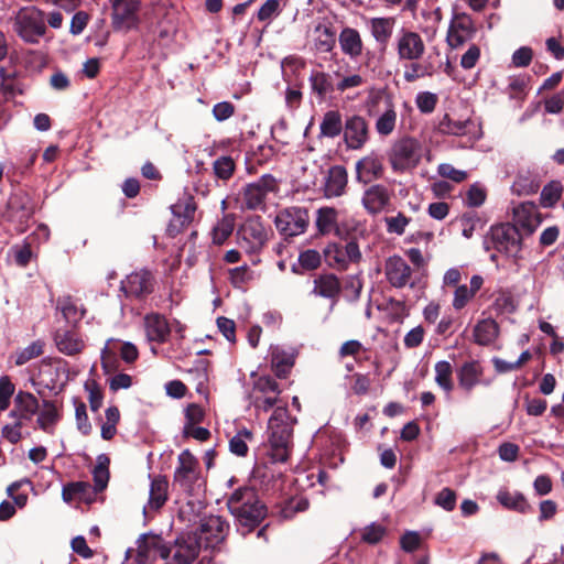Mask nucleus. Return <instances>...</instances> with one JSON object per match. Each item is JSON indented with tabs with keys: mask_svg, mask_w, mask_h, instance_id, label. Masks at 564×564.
Segmentation results:
<instances>
[{
	"mask_svg": "<svg viewBox=\"0 0 564 564\" xmlns=\"http://www.w3.org/2000/svg\"><path fill=\"white\" fill-rule=\"evenodd\" d=\"M512 216L513 226L522 228L527 234H532L542 221L536 205L531 202L514 206Z\"/></svg>",
	"mask_w": 564,
	"mask_h": 564,
	"instance_id": "dca6fc26",
	"label": "nucleus"
},
{
	"mask_svg": "<svg viewBox=\"0 0 564 564\" xmlns=\"http://www.w3.org/2000/svg\"><path fill=\"white\" fill-rule=\"evenodd\" d=\"M476 33L473 20L466 14H458L452 21L447 32V43L453 48L463 46L470 41Z\"/></svg>",
	"mask_w": 564,
	"mask_h": 564,
	"instance_id": "4468645a",
	"label": "nucleus"
},
{
	"mask_svg": "<svg viewBox=\"0 0 564 564\" xmlns=\"http://www.w3.org/2000/svg\"><path fill=\"white\" fill-rule=\"evenodd\" d=\"M276 229L284 237H295L306 231L310 216L306 208L289 207L278 213L274 219Z\"/></svg>",
	"mask_w": 564,
	"mask_h": 564,
	"instance_id": "423d86ee",
	"label": "nucleus"
},
{
	"mask_svg": "<svg viewBox=\"0 0 564 564\" xmlns=\"http://www.w3.org/2000/svg\"><path fill=\"white\" fill-rule=\"evenodd\" d=\"M238 234L239 246L249 253L260 251L268 239V231L259 216L248 218Z\"/></svg>",
	"mask_w": 564,
	"mask_h": 564,
	"instance_id": "1a4fd4ad",
	"label": "nucleus"
},
{
	"mask_svg": "<svg viewBox=\"0 0 564 564\" xmlns=\"http://www.w3.org/2000/svg\"><path fill=\"white\" fill-rule=\"evenodd\" d=\"M169 482L166 478L156 476L151 479L149 501L144 507L147 510H159L167 500Z\"/></svg>",
	"mask_w": 564,
	"mask_h": 564,
	"instance_id": "7c9ffc66",
	"label": "nucleus"
},
{
	"mask_svg": "<svg viewBox=\"0 0 564 564\" xmlns=\"http://www.w3.org/2000/svg\"><path fill=\"white\" fill-rule=\"evenodd\" d=\"M338 212L334 207H321L316 212L315 226L319 235H328L337 228Z\"/></svg>",
	"mask_w": 564,
	"mask_h": 564,
	"instance_id": "f704fd0d",
	"label": "nucleus"
},
{
	"mask_svg": "<svg viewBox=\"0 0 564 564\" xmlns=\"http://www.w3.org/2000/svg\"><path fill=\"white\" fill-rule=\"evenodd\" d=\"M85 389L88 392V402L93 412H97L104 400V394L95 380H88L85 383Z\"/></svg>",
	"mask_w": 564,
	"mask_h": 564,
	"instance_id": "4d7b16f0",
	"label": "nucleus"
},
{
	"mask_svg": "<svg viewBox=\"0 0 564 564\" xmlns=\"http://www.w3.org/2000/svg\"><path fill=\"white\" fill-rule=\"evenodd\" d=\"M235 228V216L226 214L217 221L213 228L212 236L213 242L216 245H223L232 234Z\"/></svg>",
	"mask_w": 564,
	"mask_h": 564,
	"instance_id": "a19ab883",
	"label": "nucleus"
},
{
	"mask_svg": "<svg viewBox=\"0 0 564 564\" xmlns=\"http://www.w3.org/2000/svg\"><path fill=\"white\" fill-rule=\"evenodd\" d=\"M279 184L271 174H264L256 182L247 184L242 192L243 207L250 210L263 209L267 196L276 193Z\"/></svg>",
	"mask_w": 564,
	"mask_h": 564,
	"instance_id": "39448f33",
	"label": "nucleus"
},
{
	"mask_svg": "<svg viewBox=\"0 0 564 564\" xmlns=\"http://www.w3.org/2000/svg\"><path fill=\"white\" fill-rule=\"evenodd\" d=\"M39 410V401L31 392L19 391L14 398V410L11 415L18 414L21 420H31Z\"/></svg>",
	"mask_w": 564,
	"mask_h": 564,
	"instance_id": "c85d7f7f",
	"label": "nucleus"
},
{
	"mask_svg": "<svg viewBox=\"0 0 564 564\" xmlns=\"http://www.w3.org/2000/svg\"><path fill=\"white\" fill-rule=\"evenodd\" d=\"M43 343L40 340L31 343L29 346L17 352L15 364L22 366L30 360L40 357L43 354Z\"/></svg>",
	"mask_w": 564,
	"mask_h": 564,
	"instance_id": "5fc2aeb1",
	"label": "nucleus"
},
{
	"mask_svg": "<svg viewBox=\"0 0 564 564\" xmlns=\"http://www.w3.org/2000/svg\"><path fill=\"white\" fill-rule=\"evenodd\" d=\"M435 503L446 511H452L456 506V494L449 488H443L436 495Z\"/></svg>",
	"mask_w": 564,
	"mask_h": 564,
	"instance_id": "0e129e2a",
	"label": "nucleus"
},
{
	"mask_svg": "<svg viewBox=\"0 0 564 564\" xmlns=\"http://www.w3.org/2000/svg\"><path fill=\"white\" fill-rule=\"evenodd\" d=\"M497 500L507 509L518 511L520 513H527L530 510V506L527 502L524 496L520 492H510L508 490H500L497 494Z\"/></svg>",
	"mask_w": 564,
	"mask_h": 564,
	"instance_id": "4c0bfd02",
	"label": "nucleus"
},
{
	"mask_svg": "<svg viewBox=\"0 0 564 564\" xmlns=\"http://www.w3.org/2000/svg\"><path fill=\"white\" fill-rule=\"evenodd\" d=\"M341 291L339 279L333 273L317 275L313 281L312 294L333 301L330 310L337 301Z\"/></svg>",
	"mask_w": 564,
	"mask_h": 564,
	"instance_id": "aec40b11",
	"label": "nucleus"
},
{
	"mask_svg": "<svg viewBox=\"0 0 564 564\" xmlns=\"http://www.w3.org/2000/svg\"><path fill=\"white\" fill-rule=\"evenodd\" d=\"M397 119L398 115L394 106L391 101H388L384 111L376 120L375 128L377 133L382 137L390 135L395 129Z\"/></svg>",
	"mask_w": 564,
	"mask_h": 564,
	"instance_id": "c9c22d12",
	"label": "nucleus"
},
{
	"mask_svg": "<svg viewBox=\"0 0 564 564\" xmlns=\"http://www.w3.org/2000/svg\"><path fill=\"white\" fill-rule=\"evenodd\" d=\"M236 164L230 156H220L213 163L215 175L223 181L229 180L235 172Z\"/></svg>",
	"mask_w": 564,
	"mask_h": 564,
	"instance_id": "603ef678",
	"label": "nucleus"
},
{
	"mask_svg": "<svg viewBox=\"0 0 564 564\" xmlns=\"http://www.w3.org/2000/svg\"><path fill=\"white\" fill-rule=\"evenodd\" d=\"M13 393V383L10 381L9 377H2L0 379V412L8 409Z\"/></svg>",
	"mask_w": 564,
	"mask_h": 564,
	"instance_id": "69168bd1",
	"label": "nucleus"
},
{
	"mask_svg": "<svg viewBox=\"0 0 564 564\" xmlns=\"http://www.w3.org/2000/svg\"><path fill=\"white\" fill-rule=\"evenodd\" d=\"M90 495V485L86 481L69 482L63 487L62 498L70 503L74 500L86 501Z\"/></svg>",
	"mask_w": 564,
	"mask_h": 564,
	"instance_id": "ea45409f",
	"label": "nucleus"
},
{
	"mask_svg": "<svg viewBox=\"0 0 564 564\" xmlns=\"http://www.w3.org/2000/svg\"><path fill=\"white\" fill-rule=\"evenodd\" d=\"M395 50L400 61L416 62L424 55L425 44L419 33L402 29L395 39Z\"/></svg>",
	"mask_w": 564,
	"mask_h": 564,
	"instance_id": "9d476101",
	"label": "nucleus"
},
{
	"mask_svg": "<svg viewBox=\"0 0 564 564\" xmlns=\"http://www.w3.org/2000/svg\"><path fill=\"white\" fill-rule=\"evenodd\" d=\"M492 240L498 251L516 256L520 251L521 235L511 224H502L492 230Z\"/></svg>",
	"mask_w": 564,
	"mask_h": 564,
	"instance_id": "f8f14e48",
	"label": "nucleus"
},
{
	"mask_svg": "<svg viewBox=\"0 0 564 564\" xmlns=\"http://www.w3.org/2000/svg\"><path fill=\"white\" fill-rule=\"evenodd\" d=\"M252 433L247 430L242 429L237 432L235 436H232L229 441V449L232 454L237 456H246L248 453V441H251Z\"/></svg>",
	"mask_w": 564,
	"mask_h": 564,
	"instance_id": "09e8293b",
	"label": "nucleus"
},
{
	"mask_svg": "<svg viewBox=\"0 0 564 564\" xmlns=\"http://www.w3.org/2000/svg\"><path fill=\"white\" fill-rule=\"evenodd\" d=\"M484 284V278L475 274L470 278L469 285L460 284L454 290L452 306L455 311H462L475 297Z\"/></svg>",
	"mask_w": 564,
	"mask_h": 564,
	"instance_id": "412c9836",
	"label": "nucleus"
},
{
	"mask_svg": "<svg viewBox=\"0 0 564 564\" xmlns=\"http://www.w3.org/2000/svg\"><path fill=\"white\" fill-rule=\"evenodd\" d=\"M73 403L75 406V421L77 430L83 435H89L91 433L93 425L87 415L86 404L78 399H74Z\"/></svg>",
	"mask_w": 564,
	"mask_h": 564,
	"instance_id": "8fccbe9b",
	"label": "nucleus"
},
{
	"mask_svg": "<svg viewBox=\"0 0 564 564\" xmlns=\"http://www.w3.org/2000/svg\"><path fill=\"white\" fill-rule=\"evenodd\" d=\"M117 345H119V340L110 338L106 341L105 347L101 350V367L105 373L107 375L112 373L117 370Z\"/></svg>",
	"mask_w": 564,
	"mask_h": 564,
	"instance_id": "37998d69",
	"label": "nucleus"
},
{
	"mask_svg": "<svg viewBox=\"0 0 564 564\" xmlns=\"http://www.w3.org/2000/svg\"><path fill=\"white\" fill-rule=\"evenodd\" d=\"M198 553L199 542L196 535L185 534L176 540L173 558L178 564H189L198 556Z\"/></svg>",
	"mask_w": 564,
	"mask_h": 564,
	"instance_id": "4be33fe9",
	"label": "nucleus"
},
{
	"mask_svg": "<svg viewBox=\"0 0 564 564\" xmlns=\"http://www.w3.org/2000/svg\"><path fill=\"white\" fill-rule=\"evenodd\" d=\"M421 155V144L417 140L402 138L392 145L389 161L394 171H405L415 167Z\"/></svg>",
	"mask_w": 564,
	"mask_h": 564,
	"instance_id": "20e7f679",
	"label": "nucleus"
},
{
	"mask_svg": "<svg viewBox=\"0 0 564 564\" xmlns=\"http://www.w3.org/2000/svg\"><path fill=\"white\" fill-rule=\"evenodd\" d=\"M270 352L272 369L279 377H285L294 365V351L280 346H272Z\"/></svg>",
	"mask_w": 564,
	"mask_h": 564,
	"instance_id": "2f4dec72",
	"label": "nucleus"
},
{
	"mask_svg": "<svg viewBox=\"0 0 564 564\" xmlns=\"http://www.w3.org/2000/svg\"><path fill=\"white\" fill-rule=\"evenodd\" d=\"M482 373L484 369L478 361L471 360L463 364L457 372L459 387L463 390L470 392L477 384H479Z\"/></svg>",
	"mask_w": 564,
	"mask_h": 564,
	"instance_id": "cd10ccee",
	"label": "nucleus"
},
{
	"mask_svg": "<svg viewBox=\"0 0 564 564\" xmlns=\"http://www.w3.org/2000/svg\"><path fill=\"white\" fill-rule=\"evenodd\" d=\"M563 192V186L558 181H552L546 184L540 196L541 204L544 207L554 206L561 198Z\"/></svg>",
	"mask_w": 564,
	"mask_h": 564,
	"instance_id": "de8ad7c7",
	"label": "nucleus"
},
{
	"mask_svg": "<svg viewBox=\"0 0 564 564\" xmlns=\"http://www.w3.org/2000/svg\"><path fill=\"white\" fill-rule=\"evenodd\" d=\"M415 104L422 113H431L437 104V96L430 91L419 93L415 97Z\"/></svg>",
	"mask_w": 564,
	"mask_h": 564,
	"instance_id": "13d9d810",
	"label": "nucleus"
},
{
	"mask_svg": "<svg viewBox=\"0 0 564 564\" xmlns=\"http://www.w3.org/2000/svg\"><path fill=\"white\" fill-rule=\"evenodd\" d=\"M357 178L368 183L382 176V160L375 153H370L356 163Z\"/></svg>",
	"mask_w": 564,
	"mask_h": 564,
	"instance_id": "393cba45",
	"label": "nucleus"
},
{
	"mask_svg": "<svg viewBox=\"0 0 564 564\" xmlns=\"http://www.w3.org/2000/svg\"><path fill=\"white\" fill-rule=\"evenodd\" d=\"M369 139V127L361 116H351L347 118L344 124V140L351 150L361 149Z\"/></svg>",
	"mask_w": 564,
	"mask_h": 564,
	"instance_id": "ddd939ff",
	"label": "nucleus"
},
{
	"mask_svg": "<svg viewBox=\"0 0 564 564\" xmlns=\"http://www.w3.org/2000/svg\"><path fill=\"white\" fill-rule=\"evenodd\" d=\"M121 290L129 296L142 297L153 290V279L149 271L132 272L121 282Z\"/></svg>",
	"mask_w": 564,
	"mask_h": 564,
	"instance_id": "f3484780",
	"label": "nucleus"
},
{
	"mask_svg": "<svg viewBox=\"0 0 564 564\" xmlns=\"http://www.w3.org/2000/svg\"><path fill=\"white\" fill-rule=\"evenodd\" d=\"M319 130L323 137L335 138L339 135L344 130L340 113L335 110L327 111L323 117Z\"/></svg>",
	"mask_w": 564,
	"mask_h": 564,
	"instance_id": "58836bf2",
	"label": "nucleus"
},
{
	"mask_svg": "<svg viewBox=\"0 0 564 564\" xmlns=\"http://www.w3.org/2000/svg\"><path fill=\"white\" fill-rule=\"evenodd\" d=\"M227 529V522L219 516H210L202 524L203 533H209L213 540L216 542H219L224 539Z\"/></svg>",
	"mask_w": 564,
	"mask_h": 564,
	"instance_id": "a18cd8bd",
	"label": "nucleus"
},
{
	"mask_svg": "<svg viewBox=\"0 0 564 564\" xmlns=\"http://www.w3.org/2000/svg\"><path fill=\"white\" fill-rule=\"evenodd\" d=\"M348 176L345 167L340 165L332 166L324 182V195L327 198L339 197L345 193Z\"/></svg>",
	"mask_w": 564,
	"mask_h": 564,
	"instance_id": "b1692460",
	"label": "nucleus"
},
{
	"mask_svg": "<svg viewBox=\"0 0 564 564\" xmlns=\"http://www.w3.org/2000/svg\"><path fill=\"white\" fill-rule=\"evenodd\" d=\"M57 349L65 355H76L84 348V341L78 334L72 330L57 332L55 335Z\"/></svg>",
	"mask_w": 564,
	"mask_h": 564,
	"instance_id": "473e14b6",
	"label": "nucleus"
},
{
	"mask_svg": "<svg viewBox=\"0 0 564 564\" xmlns=\"http://www.w3.org/2000/svg\"><path fill=\"white\" fill-rule=\"evenodd\" d=\"M437 172L442 177L448 178L455 183H462L467 178V173L465 171L457 170L449 163L440 164Z\"/></svg>",
	"mask_w": 564,
	"mask_h": 564,
	"instance_id": "680f3d73",
	"label": "nucleus"
},
{
	"mask_svg": "<svg viewBox=\"0 0 564 564\" xmlns=\"http://www.w3.org/2000/svg\"><path fill=\"white\" fill-rule=\"evenodd\" d=\"M299 263L305 270H315L321 265V254L316 250L307 249L300 253Z\"/></svg>",
	"mask_w": 564,
	"mask_h": 564,
	"instance_id": "052dcab7",
	"label": "nucleus"
},
{
	"mask_svg": "<svg viewBox=\"0 0 564 564\" xmlns=\"http://www.w3.org/2000/svg\"><path fill=\"white\" fill-rule=\"evenodd\" d=\"M253 272L248 265H241L229 270L230 283L235 288H243L247 283L253 280Z\"/></svg>",
	"mask_w": 564,
	"mask_h": 564,
	"instance_id": "6e6d98bb",
	"label": "nucleus"
},
{
	"mask_svg": "<svg viewBox=\"0 0 564 564\" xmlns=\"http://www.w3.org/2000/svg\"><path fill=\"white\" fill-rule=\"evenodd\" d=\"M199 463L188 449L178 455V466L174 473V484L183 491L193 494L199 486Z\"/></svg>",
	"mask_w": 564,
	"mask_h": 564,
	"instance_id": "0eeeda50",
	"label": "nucleus"
},
{
	"mask_svg": "<svg viewBox=\"0 0 564 564\" xmlns=\"http://www.w3.org/2000/svg\"><path fill=\"white\" fill-rule=\"evenodd\" d=\"M499 334L498 324L491 318L479 321L474 327V340L480 346L492 344Z\"/></svg>",
	"mask_w": 564,
	"mask_h": 564,
	"instance_id": "72a5a7b5",
	"label": "nucleus"
},
{
	"mask_svg": "<svg viewBox=\"0 0 564 564\" xmlns=\"http://www.w3.org/2000/svg\"><path fill=\"white\" fill-rule=\"evenodd\" d=\"M411 218L406 217L402 213H398L394 216H389L384 218V224L387 231L389 234H394L401 236L405 232L408 225L410 224Z\"/></svg>",
	"mask_w": 564,
	"mask_h": 564,
	"instance_id": "864d4df0",
	"label": "nucleus"
},
{
	"mask_svg": "<svg viewBox=\"0 0 564 564\" xmlns=\"http://www.w3.org/2000/svg\"><path fill=\"white\" fill-rule=\"evenodd\" d=\"M13 26L17 34L31 44L37 43L46 31L42 12L34 7L20 9L13 18Z\"/></svg>",
	"mask_w": 564,
	"mask_h": 564,
	"instance_id": "7ed1b4c3",
	"label": "nucleus"
},
{
	"mask_svg": "<svg viewBox=\"0 0 564 564\" xmlns=\"http://www.w3.org/2000/svg\"><path fill=\"white\" fill-rule=\"evenodd\" d=\"M391 202V192L382 184L370 185L362 194L361 204L370 215L381 213Z\"/></svg>",
	"mask_w": 564,
	"mask_h": 564,
	"instance_id": "2eb2a0df",
	"label": "nucleus"
},
{
	"mask_svg": "<svg viewBox=\"0 0 564 564\" xmlns=\"http://www.w3.org/2000/svg\"><path fill=\"white\" fill-rule=\"evenodd\" d=\"M308 80L312 91L321 98H324L326 94L334 89L332 78L327 73L314 70L311 73Z\"/></svg>",
	"mask_w": 564,
	"mask_h": 564,
	"instance_id": "79ce46f5",
	"label": "nucleus"
},
{
	"mask_svg": "<svg viewBox=\"0 0 564 564\" xmlns=\"http://www.w3.org/2000/svg\"><path fill=\"white\" fill-rule=\"evenodd\" d=\"M424 336L425 330L419 325L405 334L403 344L406 348H416L423 343Z\"/></svg>",
	"mask_w": 564,
	"mask_h": 564,
	"instance_id": "774afa93",
	"label": "nucleus"
},
{
	"mask_svg": "<svg viewBox=\"0 0 564 564\" xmlns=\"http://www.w3.org/2000/svg\"><path fill=\"white\" fill-rule=\"evenodd\" d=\"M171 549L166 546L163 539L159 535H143L138 541V556L143 561H155L156 558H167Z\"/></svg>",
	"mask_w": 564,
	"mask_h": 564,
	"instance_id": "a211bd4d",
	"label": "nucleus"
},
{
	"mask_svg": "<svg viewBox=\"0 0 564 564\" xmlns=\"http://www.w3.org/2000/svg\"><path fill=\"white\" fill-rule=\"evenodd\" d=\"M386 275L391 285L403 288L411 279V268L401 257L394 256L387 260Z\"/></svg>",
	"mask_w": 564,
	"mask_h": 564,
	"instance_id": "5701e85b",
	"label": "nucleus"
},
{
	"mask_svg": "<svg viewBox=\"0 0 564 564\" xmlns=\"http://www.w3.org/2000/svg\"><path fill=\"white\" fill-rule=\"evenodd\" d=\"M140 0H113L111 24L117 31L128 32L140 23Z\"/></svg>",
	"mask_w": 564,
	"mask_h": 564,
	"instance_id": "6e6552de",
	"label": "nucleus"
},
{
	"mask_svg": "<svg viewBox=\"0 0 564 564\" xmlns=\"http://www.w3.org/2000/svg\"><path fill=\"white\" fill-rule=\"evenodd\" d=\"M147 337L151 341L164 343L170 335V326L164 316L149 314L144 317Z\"/></svg>",
	"mask_w": 564,
	"mask_h": 564,
	"instance_id": "a878e982",
	"label": "nucleus"
},
{
	"mask_svg": "<svg viewBox=\"0 0 564 564\" xmlns=\"http://www.w3.org/2000/svg\"><path fill=\"white\" fill-rule=\"evenodd\" d=\"M386 534V528L378 523L367 525L361 533V540L369 544L378 543Z\"/></svg>",
	"mask_w": 564,
	"mask_h": 564,
	"instance_id": "bf43d9fd",
	"label": "nucleus"
},
{
	"mask_svg": "<svg viewBox=\"0 0 564 564\" xmlns=\"http://www.w3.org/2000/svg\"><path fill=\"white\" fill-rule=\"evenodd\" d=\"M341 52L350 58H357L361 55L364 43L360 33L352 28H344L338 37Z\"/></svg>",
	"mask_w": 564,
	"mask_h": 564,
	"instance_id": "bb28decb",
	"label": "nucleus"
},
{
	"mask_svg": "<svg viewBox=\"0 0 564 564\" xmlns=\"http://www.w3.org/2000/svg\"><path fill=\"white\" fill-rule=\"evenodd\" d=\"M435 383L446 393L451 394L454 389L453 366L449 361L441 360L434 366Z\"/></svg>",
	"mask_w": 564,
	"mask_h": 564,
	"instance_id": "e433bc0d",
	"label": "nucleus"
},
{
	"mask_svg": "<svg viewBox=\"0 0 564 564\" xmlns=\"http://www.w3.org/2000/svg\"><path fill=\"white\" fill-rule=\"evenodd\" d=\"M296 419L292 417L286 406H276L268 421V442L273 462L283 463L292 449L293 427Z\"/></svg>",
	"mask_w": 564,
	"mask_h": 564,
	"instance_id": "f257e3e1",
	"label": "nucleus"
},
{
	"mask_svg": "<svg viewBox=\"0 0 564 564\" xmlns=\"http://www.w3.org/2000/svg\"><path fill=\"white\" fill-rule=\"evenodd\" d=\"M57 421L58 412L56 406L51 401H44L36 420L40 429L45 432H51Z\"/></svg>",
	"mask_w": 564,
	"mask_h": 564,
	"instance_id": "c03bdc74",
	"label": "nucleus"
},
{
	"mask_svg": "<svg viewBox=\"0 0 564 564\" xmlns=\"http://www.w3.org/2000/svg\"><path fill=\"white\" fill-rule=\"evenodd\" d=\"M109 458L106 455H99L97 458V465L94 467L93 476L95 482V490H104L109 480Z\"/></svg>",
	"mask_w": 564,
	"mask_h": 564,
	"instance_id": "49530a36",
	"label": "nucleus"
},
{
	"mask_svg": "<svg viewBox=\"0 0 564 564\" xmlns=\"http://www.w3.org/2000/svg\"><path fill=\"white\" fill-rule=\"evenodd\" d=\"M368 23L370 33L375 41L380 45L386 46L392 36L395 19L392 17L371 18Z\"/></svg>",
	"mask_w": 564,
	"mask_h": 564,
	"instance_id": "c756f323",
	"label": "nucleus"
},
{
	"mask_svg": "<svg viewBox=\"0 0 564 564\" xmlns=\"http://www.w3.org/2000/svg\"><path fill=\"white\" fill-rule=\"evenodd\" d=\"M486 196L487 194L485 188L476 183L468 188L466 194V202L468 206L479 207L485 203Z\"/></svg>",
	"mask_w": 564,
	"mask_h": 564,
	"instance_id": "e2e57ef3",
	"label": "nucleus"
},
{
	"mask_svg": "<svg viewBox=\"0 0 564 564\" xmlns=\"http://www.w3.org/2000/svg\"><path fill=\"white\" fill-rule=\"evenodd\" d=\"M438 132L452 135H470L474 139L480 138L478 126L473 120H453L448 115L440 120Z\"/></svg>",
	"mask_w": 564,
	"mask_h": 564,
	"instance_id": "6ab92c4d",
	"label": "nucleus"
},
{
	"mask_svg": "<svg viewBox=\"0 0 564 564\" xmlns=\"http://www.w3.org/2000/svg\"><path fill=\"white\" fill-rule=\"evenodd\" d=\"M61 310L66 319H79L85 315V310L78 308L69 297L61 301Z\"/></svg>",
	"mask_w": 564,
	"mask_h": 564,
	"instance_id": "338daca9",
	"label": "nucleus"
},
{
	"mask_svg": "<svg viewBox=\"0 0 564 564\" xmlns=\"http://www.w3.org/2000/svg\"><path fill=\"white\" fill-rule=\"evenodd\" d=\"M318 34L315 40V47L323 53H328L335 46L336 40L334 32L327 26H317Z\"/></svg>",
	"mask_w": 564,
	"mask_h": 564,
	"instance_id": "3c124183",
	"label": "nucleus"
},
{
	"mask_svg": "<svg viewBox=\"0 0 564 564\" xmlns=\"http://www.w3.org/2000/svg\"><path fill=\"white\" fill-rule=\"evenodd\" d=\"M325 256L330 265L338 269H347L349 263H357L361 260V251L356 241H349L345 247L329 245L325 249Z\"/></svg>",
	"mask_w": 564,
	"mask_h": 564,
	"instance_id": "9b49d317",
	"label": "nucleus"
},
{
	"mask_svg": "<svg viewBox=\"0 0 564 564\" xmlns=\"http://www.w3.org/2000/svg\"><path fill=\"white\" fill-rule=\"evenodd\" d=\"M230 513L240 524L252 527L258 524L265 514L264 507L259 502L256 492L250 488H239L227 501Z\"/></svg>",
	"mask_w": 564,
	"mask_h": 564,
	"instance_id": "f03ea898",
	"label": "nucleus"
}]
</instances>
